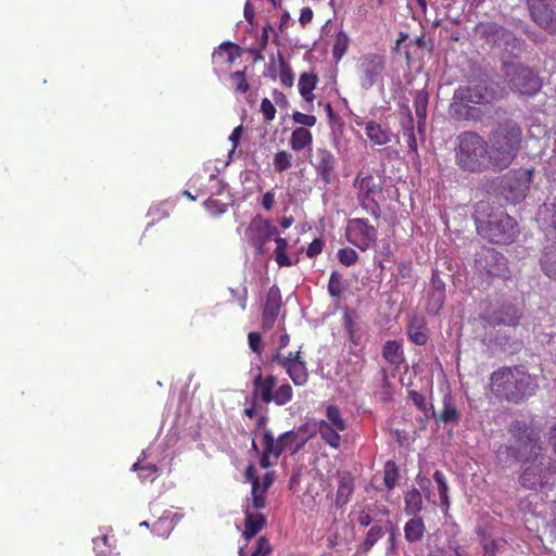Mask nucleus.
I'll list each match as a JSON object with an SVG mask.
<instances>
[{
    "label": "nucleus",
    "mask_w": 556,
    "mask_h": 556,
    "mask_svg": "<svg viewBox=\"0 0 556 556\" xmlns=\"http://www.w3.org/2000/svg\"><path fill=\"white\" fill-rule=\"evenodd\" d=\"M509 433L514 439L510 445L514 457L525 464L534 462L525 468L521 476L522 486H548L554 484V471L551 470V459L542 455V442L540 429L532 422L516 420L509 427Z\"/></svg>",
    "instance_id": "f257e3e1"
},
{
    "label": "nucleus",
    "mask_w": 556,
    "mask_h": 556,
    "mask_svg": "<svg viewBox=\"0 0 556 556\" xmlns=\"http://www.w3.org/2000/svg\"><path fill=\"white\" fill-rule=\"evenodd\" d=\"M539 384L523 365L502 366L490 376V391L501 401L519 404L535 394Z\"/></svg>",
    "instance_id": "f03ea898"
},
{
    "label": "nucleus",
    "mask_w": 556,
    "mask_h": 556,
    "mask_svg": "<svg viewBox=\"0 0 556 556\" xmlns=\"http://www.w3.org/2000/svg\"><path fill=\"white\" fill-rule=\"evenodd\" d=\"M523 131L521 126L511 118L500 122L489 134V151L493 170L508 168L522 148Z\"/></svg>",
    "instance_id": "7ed1b4c3"
},
{
    "label": "nucleus",
    "mask_w": 556,
    "mask_h": 556,
    "mask_svg": "<svg viewBox=\"0 0 556 556\" xmlns=\"http://www.w3.org/2000/svg\"><path fill=\"white\" fill-rule=\"evenodd\" d=\"M455 147L456 165L464 172L483 173L492 169L489 143L476 131H463L457 136Z\"/></svg>",
    "instance_id": "20e7f679"
},
{
    "label": "nucleus",
    "mask_w": 556,
    "mask_h": 556,
    "mask_svg": "<svg viewBox=\"0 0 556 556\" xmlns=\"http://www.w3.org/2000/svg\"><path fill=\"white\" fill-rule=\"evenodd\" d=\"M307 440L305 426L286 431L277 439L274 438L270 429H266L262 438L263 453L260 459L261 468L267 469L277 464L280 455L286 451L292 450V453L299 452L304 447Z\"/></svg>",
    "instance_id": "39448f33"
},
{
    "label": "nucleus",
    "mask_w": 556,
    "mask_h": 556,
    "mask_svg": "<svg viewBox=\"0 0 556 556\" xmlns=\"http://www.w3.org/2000/svg\"><path fill=\"white\" fill-rule=\"evenodd\" d=\"M477 230L481 237L498 245L514 243L520 232L516 219L504 212L490 214L488 220L477 225Z\"/></svg>",
    "instance_id": "423d86ee"
},
{
    "label": "nucleus",
    "mask_w": 556,
    "mask_h": 556,
    "mask_svg": "<svg viewBox=\"0 0 556 556\" xmlns=\"http://www.w3.org/2000/svg\"><path fill=\"white\" fill-rule=\"evenodd\" d=\"M451 103V112L457 118L469 119L472 117V105L489 102L488 89L482 83L459 86L455 89Z\"/></svg>",
    "instance_id": "0eeeda50"
},
{
    "label": "nucleus",
    "mask_w": 556,
    "mask_h": 556,
    "mask_svg": "<svg viewBox=\"0 0 556 556\" xmlns=\"http://www.w3.org/2000/svg\"><path fill=\"white\" fill-rule=\"evenodd\" d=\"M353 187L357 190L358 205L375 219H379L381 206L378 198H383L381 185L375 181L370 173L359 172L353 180Z\"/></svg>",
    "instance_id": "6e6552de"
},
{
    "label": "nucleus",
    "mask_w": 556,
    "mask_h": 556,
    "mask_svg": "<svg viewBox=\"0 0 556 556\" xmlns=\"http://www.w3.org/2000/svg\"><path fill=\"white\" fill-rule=\"evenodd\" d=\"M276 378L271 375L263 376L261 372L253 379V402L261 401L264 404L275 403L278 406L288 404L293 397V390L289 383L279 386L275 391Z\"/></svg>",
    "instance_id": "1a4fd4ad"
},
{
    "label": "nucleus",
    "mask_w": 556,
    "mask_h": 556,
    "mask_svg": "<svg viewBox=\"0 0 556 556\" xmlns=\"http://www.w3.org/2000/svg\"><path fill=\"white\" fill-rule=\"evenodd\" d=\"M508 87L522 96H534L542 88V80L529 67L522 65H513L507 70Z\"/></svg>",
    "instance_id": "9d476101"
},
{
    "label": "nucleus",
    "mask_w": 556,
    "mask_h": 556,
    "mask_svg": "<svg viewBox=\"0 0 556 556\" xmlns=\"http://www.w3.org/2000/svg\"><path fill=\"white\" fill-rule=\"evenodd\" d=\"M345 238L349 243L365 252L376 245L378 229L366 218H350L345 227Z\"/></svg>",
    "instance_id": "9b49d317"
},
{
    "label": "nucleus",
    "mask_w": 556,
    "mask_h": 556,
    "mask_svg": "<svg viewBox=\"0 0 556 556\" xmlns=\"http://www.w3.org/2000/svg\"><path fill=\"white\" fill-rule=\"evenodd\" d=\"M386 67V58L379 53H367L359 58L357 76L364 89H370L381 77Z\"/></svg>",
    "instance_id": "f8f14e48"
},
{
    "label": "nucleus",
    "mask_w": 556,
    "mask_h": 556,
    "mask_svg": "<svg viewBox=\"0 0 556 556\" xmlns=\"http://www.w3.org/2000/svg\"><path fill=\"white\" fill-rule=\"evenodd\" d=\"M273 362L282 367L292 382L302 387L308 381V370L306 363L301 355V351L290 352L288 355H283L277 351L273 355Z\"/></svg>",
    "instance_id": "ddd939ff"
},
{
    "label": "nucleus",
    "mask_w": 556,
    "mask_h": 556,
    "mask_svg": "<svg viewBox=\"0 0 556 556\" xmlns=\"http://www.w3.org/2000/svg\"><path fill=\"white\" fill-rule=\"evenodd\" d=\"M277 235V228L260 216L254 217L245 229V238L256 254L264 253L265 244Z\"/></svg>",
    "instance_id": "4468645a"
},
{
    "label": "nucleus",
    "mask_w": 556,
    "mask_h": 556,
    "mask_svg": "<svg viewBox=\"0 0 556 556\" xmlns=\"http://www.w3.org/2000/svg\"><path fill=\"white\" fill-rule=\"evenodd\" d=\"M476 262L490 276H504L507 270L505 256L493 248H482Z\"/></svg>",
    "instance_id": "2eb2a0df"
},
{
    "label": "nucleus",
    "mask_w": 556,
    "mask_h": 556,
    "mask_svg": "<svg viewBox=\"0 0 556 556\" xmlns=\"http://www.w3.org/2000/svg\"><path fill=\"white\" fill-rule=\"evenodd\" d=\"M529 10L532 20L542 28L556 35V17L546 0H531Z\"/></svg>",
    "instance_id": "dca6fc26"
},
{
    "label": "nucleus",
    "mask_w": 556,
    "mask_h": 556,
    "mask_svg": "<svg viewBox=\"0 0 556 556\" xmlns=\"http://www.w3.org/2000/svg\"><path fill=\"white\" fill-rule=\"evenodd\" d=\"M281 303L282 301L280 289L274 285L267 292L264 309L262 313V328L264 331H268L274 327L280 312Z\"/></svg>",
    "instance_id": "f3484780"
},
{
    "label": "nucleus",
    "mask_w": 556,
    "mask_h": 556,
    "mask_svg": "<svg viewBox=\"0 0 556 556\" xmlns=\"http://www.w3.org/2000/svg\"><path fill=\"white\" fill-rule=\"evenodd\" d=\"M312 165L323 182L326 185L331 182L337 166V159L330 150L327 148H317Z\"/></svg>",
    "instance_id": "a211bd4d"
},
{
    "label": "nucleus",
    "mask_w": 556,
    "mask_h": 556,
    "mask_svg": "<svg viewBox=\"0 0 556 556\" xmlns=\"http://www.w3.org/2000/svg\"><path fill=\"white\" fill-rule=\"evenodd\" d=\"M388 515L386 508H379L376 504H366L358 511L356 521L362 527L374 526L388 519Z\"/></svg>",
    "instance_id": "6ab92c4d"
},
{
    "label": "nucleus",
    "mask_w": 556,
    "mask_h": 556,
    "mask_svg": "<svg viewBox=\"0 0 556 556\" xmlns=\"http://www.w3.org/2000/svg\"><path fill=\"white\" fill-rule=\"evenodd\" d=\"M521 318V313L519 312L518 307L515 305H502L500 309L494 312L492 317V324L500 326H509L515 327L519 324Z\"/></svg>",
    "instance_id": "aec40b11"
},
{
    "label": "nucleus",
    "mask_w": 556,
    "mask_h": 556,
    "mask_svg": "<svg viewBox=\"0 0 556 556\" xmlns=\"http://www.w3.org/2000/svg\"><path fill=\"white\" fill-rule=\"evenodd\" d=\"M365 132L369 140L377 146H384L392 141L393 134L387 127H382L375 121H369L365 125Z\"/></svg>",
    "instance_id": "412c9836"
},
{
    "label": "nucleus",
    "mask_w": 556,
    "mask_h": 556,
    "mask_svg": "<svg viewBox=\"0 0 556 556\" xmlns=\"http://www.w3.org/2000/svg\"><path fill=\"white\" fill-rule=\"evenodd\" d=\"M244 513L243 536L249 540L255 536L265 527L266 518L263 514L251 511V506H247Z\"/></svg>",
    "instance_id": "4be33fe9"
},
{
    "label": "nucleus",
    "mask_w": 556,
    "mask_h": 556,
    "mask_svg": "<svg viewBox=\"0 0 556 556\" xmlns=\"http://www.w3.org/2000/svg\"><path fill=\"white\" fill-rule=\"evenodd\" d=\"M390 527L391 523L388 519L381 521V523L379 522L371 526L366 534L364 542L359 546L358 552L362 554H367L374 547V545L386 534Z\"/></svg>",
    "instance_id": "5701e85b"
},
{
    "label": "nucleus",
    "mask_w": 556,
    "mask_h": 556,
    "mask_svg": "<svg viewBox=\"0 0 556 556\" xmlns=\"http://www.w3.org/2000/svg\"><path fill=\"white\" fill-rule=\"evenodd\" d=\"M479 29L485 40L493 43H496L498 40H505L508 42L509 39L514 37L513 33L495 23H481L479 25Z\"/></svg>",
    "instance_id": "b1692460"
},
{
    "label": "nucleus",
    "mask_w": 556,
    "mask_h": 556,
    "mask_svg": "<svg viewBox=\"0 0 556 556\" xmlns=\"http://www.w3.org/2000/svg\"><path fill=\"white\" fill-rule=\"evenodd\" d=\"M213 61L231 65L240 56V47L230 41L223 42L214 52Z\"/></svg>",
    "instance_id": "393cba45"
},
{
    "label": "nucleus",
    "mask_w": 556,
    "mask_h": 556,
    "mask_svg": "<svg viewBox=\"0 0 556 556\" xmlns=\"http://www.w3.org/2000/svg\"><path fill=\"white\" fill-rule=\"evenodd\" d=\"M382 357L390 365L399 367L405 361L402 343L397 340L387 341L382 348Z\"/></svg>",
    "instance_id": "a878e982"
},
{
    "label": "nucleus",
    "mask_w": 556,
    "mask_h": 556,
    "mask_svg": "<svg viewBox=\"0 0 556 556\" xmlns=\"http://www.w3.org/2000/svg\"><path fill=\"white\" fill-rule=\"evenodd\" d=\"M313 143V134L305 127H298L292 130L289 140L290 148L300 152L306 148H311Z\"/></svg>",
    "instance_id": "bb28decb"
},
{
    "label": "nucleus",
    "mask_w": 556,
    "mask_h": 556,
    "mask_svg": "<svg viewBox=\"0 0 556 556\" xmlns=\"http://www.w3.org/2000/svg\"><path fill=\"white\" fill-rule=\"evenodd\" d=\"M409 340L417 345H425L428 342L426 323L421 318L414 317L407 326Z\"/></svg>",
    "instance_id": "cd10ccee"
},
{
    "label": "nucleus",
    "mask_w": 556,
    "mask_h": 556,
    "mask_svg": "<svg viewBox=\"0 0 556 556\" xmlns=\"http://www.w3.org/2000/svg\"><path fill=\"white\" fill-rule=\"evenodd\" d=\"M265 470V473L261 478L256 467L250 465L245 470V482L251 483L252 486H271L275 482V472L269 470V467Z\"/></svg>",
    "instance_id": "c85d7f7f"
},
{
    "label": "nucleus",
    "mask_w": 556,
    "mask_h": 556,
    "mask_svg": "<svg viewBox=\"0 0 556 556\" xmlns=\"http://www.w3.org/2000/svg\"><path fill=\"white\" fill-rule=\"evenodd\" d=\"M401 126L403 130V136L406 139L408 146L409 153L418 155L417 139L414 131V118L408 108H406V116L401 122Z\"/></svg>",
    "instance_id": "c756f323"
},
{
    "label": "nucleus",
    "mask_w": 556,
    "mask_h": 556,
    "mask_svg": "<svg viewBox=\"0 0 556 556\" xmlns=\"http://www.w3.org/2000/svg\"><path fill=\"white\" fill-rule=\"evenodd\" d=\"M318 83V76L313 73H302L299 78V92L302 98L312 103L315 99L313 93Z\"/></svg>",
    "instance_id": "7c9ffc66"
},
{
    "label": "nucleus",
    "mask_w": 556,
    "mask_h": 556,
    "mask_svg": "<svg viewBox=\"0 0 556 556\" xmlns=\"http://www.w3.org/2000/svg\"><path fill=\"white\" fill-rule=\"evenodd\" d=\"M459 412L454 403V400L450 393L443 396V408L439 414L438 420L443 424H458Z\"/></svg>",
    "instance_id": "2f4dec72"
},
{
    "label": "nucleus",
    "mask_w": 556,
    "mask_h": 556,
    "mask_svg": "<svg viewBox=\"0 0 556 556\" xmlns=\"http://www.w3.org/2000/svg\"><path fill=\"white\" fill-rule=\"evenodd\" d=\"M426 531L425 523L421 518H412L404 526V536L409 543L421 541Z\"/></svg>",
    "instance_id": "473e14b6"
},
{
    "label": "nucleus",
    "mask_w": 556,
    "mask_h": 556,
    "mask_svg": "<svg viewBox=\"0 0 556 556\" xmlns=\"http://www.w3.org/2000/svg\"><path fill=\"white\" fill-rule=\"evenodd\" d=\"M319 434L321 439L331 447L338 448L340 446V430L337 428H333L330 424H328L326 420H321L318 426Z\"/></svg>",
    "instance_id": "72a5a7b5"
},
{
    "label": "nucleus",
    "mask_w": 556,
    "mask_h": 556,
    "mask_svg": "<svg viewBox=\"0 0 556 556\" xmlns=\"http://www.w3.org/2000/svg\"><path fill=\"white\" fill-rule=\"evenodd\" d=\"M344 328L349 334V340L356 346L363 342V333L357 327L353 315L350 312H345L343 315Z\"/></svg>",
    "instance_id": "f704fd0d"
},
{
    "label": "nucleus",
    "mask_w": 556,
    "mask_h": 556,
    "mask_svg": "<svg viewBox=\"0 0 556 556\" xmlns=\"http://www.w3.org/2000/svg\"><path fill=\"white\" fill-rule=\"evenodd\" d=\"M275 261L279 267H289L293 265L291 258L287 255L288 241L281 237H275Z\"/></svg>",
    "instance_id": "c9c22d12"
},
{
    "label": "nucleus",
    "mask_w": 556,
    "mask_h": 556,
    "mask_svg": "<svg viewBox=\"0 0 556 556\" xmlns=\"http://www.w3.org/2000/svg\"><path fill=\"white\" fill-rule=\"evenodd\" d=\"M279 62V79L282 86L290 88L294 83V74L290 64L286 61L281 53H278Z\"/></svg>",
    "instance_id": "e433bc0d"
},
{
    "label": "nucleus",
    "mask_w": 556,
    "mask_h": 556,
    "mask_svg": "<svg viewBox=\"0 0 556 556\" xmlns=\"http://www.w3.org/2000/svg\"><path fill=\"white\" fill-rule=\"evenodd\" d=\"M540 263L545 275L556 280V251L546 250Z\"/></svg>",
    "instance_id": "4c0bfd02"
},
{
    "label": "nucleus",
    "mask_w": 556,
    "mask_h": 556,
    "mask_svg": "<svg viewBox=\"0 0 556 556\" xmlns=\"http://www.w3.org/2000/svg\"><path fill=\"white\" fill-rule=\"evenodd\" d=\"M327 422L337 428L340 431H344L346 429V421L342 417L341 410L339 407L334 405H329L326 409Z\"/></svg>",
    "instance_id": "58836bf2"
},
{
    "label": "nucleus",
    "mask_w": 556,
    "mask_h": 556,
    "mask_svg": "<svg viewBox=\"0 0 556 556\" xmlns=\"http://www.w3.org/2000/svg\"><path fill=\"white\" fill-rule=\"evenodd\" d=\"M405 505L407 514H416L421 509V494L417 489H412L405 495Z\"/></svg>",
    "instance_id": "ea45409f"
},
{
    "label": "nucleus",
    "mask_w": 556,
    "mask_h": 556,
    "mask_svg": "<svg viewBox=\"0 0 556 556\" xmlns=\"http://www.w3.org/2000/svg\"><path fill=\"white\" fill-rule=\"evenodd\" d=\"M429 96L426 91L419 90L416 91L414 97V108L417 119H426L427 117V106H428Z\"/></svg>",
    "instance_id": "a19ab883"
},
{
    "label": "nucleus",
    "mask_w": 556,
    "mask_h": 556,
    "mask_svg": "<svg viewBox=\"0 0 556 556\" xmlns=\"http://www.w3.org/2000/svg\"><path fill=\"white\" fill-rule=\"evenodd\" d=\"M350 39L346 34L340 31L334 40V45L332 47V56L338 62L343 55L346 53L349 49Z\"/></svg>",
    "instance_id": "79ce46f5"
},
{
    "label": "nucleus",
    "mask_w": 556,
    "mask_h": 556,
    "mask_svg": "<svg viewBox=\"0 0 556 556\" xmlns=\"http://www.w3.org/2000/svg\"><path fill=\"white\" fill-rule=\"evenodd\" d=\"M132 469L139 472L142 483L152 482L157 475V466L154 464L141 465L140 462H137L132 465Z\"/></svg>",
    "instance_id": "37998d69"
},
{
    "label": "nucleus",
    "mask_w": 556,
    "mask_h": 556,
    "mask_svg": "<svg viewBox=\"0 0 556 556\" xmlns=\"http://www.w3.org/2000/svg\"><path fill=\"white\" fill-rule=\"evenodd\" d=\"M293 156L289 151H278L274 156V168L277 173L288 170L292 166Z\"/></svg>",
    "instance_id": "c03bdc74"
},
{
    "label": "nucleus",
    "mask_w": 556,
    "mask_h": 556,
    "mask_svg": "<svg viewBox=\"0 0 556 556\" xmlns=\"http://www.w3.org/2000/svg\"><path fill=\"white\" fill-rule=\"evenodd\" d=\"M245 70L247 68L230 74V80L235 87V91L240 94H245L250 90V84L245 76Z\"/></svg>",
    "instance_id": "a18cd8bd"
},
{
    "label": "nucleus",
    "mask_w": 556,
    "mask_h": 556,
    "mask_svg": "<svg viewBox=\"0 0 556 556\" xmlns=\"http://www.w3.org/2000/svg\"><path fill=\"white\" fill-rule=\"evenodd\" d=\"M251 497L247 498V506H251L252 510H258L266 505V491L267 489H251Z\"/></svg>",
    "instance_id": "49530a36"
},
{
    "label": "nucleus",
    "mask_w": 556,
    "mask_h": 556,
    "mask_svg": "<svg viewBox=\"0 0 556 556\" xmlns=\"http://www.w3.org/2000/svg\"><path fill=\"white\" fill-rule=\"evenodd\" d=\"M328 293L331 298L340 299L343 292L342 276L340 273L333 270L328 281Z\"/></svg>",
    "instance_id": "de8ad7c7"
},
{
    "label": "nucleus",
    "mask_w": 556,
    "mask_h": 556,
    "mask_svg": "<svg viewBox=\"0 0 556 556\" xmlns=\"http://www.w3.org/2000/svg\"><path fill=\"white\" fill-rule=\"evenodd\" d=\"M445 302V292L439 291H429L428 295V311L432 314H438L440 309L443 307Z\"/></svg>",
    "instance_id": "09e8293b"
},
{
    "label": "nucleus",
    "mask_w": 556,
    "mask_h": 556,
    "mask_svg": "<svg viewBox=\"0 0 556 556\" xmlns=\"http://www.w3.org/2000/svg\"><path fill=\"white\" fill-rule=\"evenodd\" d=\"M399 479V469L393 460L387 462L384 466V484L386 486H395Z\"/></svg>",
    "instance_id": "8fccbe9b"
},
{
    "label": "nucleus",
    "mask_w": 556,
    "mask_h": 556,
    "mask_svg": "<svg viewBox=\"0 0 556 556\" xmlns=\"http://www.w3.org/2000/svg\"><path fill=\"white\" fill-rule=\"evenodd\" d=\"M338 260L344 266H352L357 263L359 256L352 248H342L338 251Z\"/></svg>",
    "instance_id": "3c124183"
},
{
    "label": "nucleus",
    "mask_w": 556,
    "mask_h": 556,
    "mask_svg": "<svg viewBox=\"0 0 556 556\" xmlns=\"http://www.w3.org/2000/svg\"><path fill=\"white\" fill-rule=\"evenodd\" d=\"M204 206L213 216H219L227 211V204L214 198H208L205 200Z\"/></svg>",
    "instance_id": "603ef678"
},
{
    "label": "nucleus",
    "mask_w": 556,
    "mask_h": 556,
    "mask_svg": "<svg viewBox=\"0 0 556 556\" xmlns=\"http://www.w3.org/2000/svg\"><path fill=\"white\" fill-rule=\"evenodd\" d=\"M261 112L265 122H271L276 116V108L268 98H264L261 102Z\"/></svg>",
    "instance_id": "864d4df0"
},
{
    "label": "nucleus",
    "mask_w": 556,
    "mask_h": 556,
    "mask_svg": "<svg viewBox=\"0 0 556 556\" xmlns=\"http://www.w3.org/2000/svg\"><path fill=\"white\" fill-rule=\"evenodd\" d=\"M292 119L294 123L306 127H313L315 126L317 119L314 115L304 114L301 112H294L292 114Z\"/></svg>",
    "instance_id": "5fc2aeb1"
},
{
    "label": "nucleus",
    "mask_w": 556,
    "mask_h": 556,
    "mask_svg": "<svg viewBox=\"0 0 556 556\" xmlns=\"http://www.w3.org/2000/svg\"><path fill=\"white\" fill-rule=\"evenodd\" d=\"M273 551L269 541L265 536L257 540L256 547L251 556H268Z\"/></svg>",
    "instance_id": "6e6d98bb"
},
{
    "label": "nucleus",
    "mask_w": 556,
    "mask_h": 556,
    "mask_svg": "<svg viewBox=\"0 0 556 556\" xmlns=\"http://www.w3.org/2000/svg\"><path fill=\"white\" fill-rule=\"evenodd\" d=\"M408 399L416 405V407L420 412H422L427 416V413H428L427 402H426V397L421 393L412 390L408 392Z\"/></svg>",
    "instance_id": "4d7b16f0"
},
{
    "label": "nucleus",
    "mask_w": 556,
    "mask_h": 556,
    "mask_svg": "<svg viewBox=\"0 0 556 556\" xmlns=\"http://www.w3.org/2000/svg\"><path fill=\"white\" fill-rule=\"evenodd\" d=\"M325 247V242L320 238L314 239L306 249V255L312 258L319 255Z\"/></svg>",
    "instance_id": "13d9d810"
},
{
    "label": "nucleus",
    "mask_w": 556,
    "mask_h": 556,
    "mask_svg": "<svg viewBox=\"0 0 556 556\" xmlns=\"http://www.w3.org/2000/svg\"><path fill=\"white\" fill-rule=\"evenodd\" d=\"M248 342L249 348L252 350V352L256 353L257 355L261 354V343H262V336L260 332L252 331L248 334Z\"/></svg>",
    "instance_id": "bf43d9fd"
},
{
    "label": "nucleus",
    "mask_w": 556,
    "mask_h": 556,
    "mask_svg": "<svg viewBox=\"0 0 556 556\" xmlns=\"http://www.w3.org/2000/svg\"><path fill=\"white\" fill-rule=\"evenodd\" d=\"M271 97H273V101L278 105L280 106L281 109H286L289 104V101L286 97V94L278 90V89H275L273 90L271 92Z\"/></svg>",
    "instance_id": "052dcab7"
},
{
    "label": "nucleus",
    "mask_w": 556,
    "mask_h": 556,
    "mask_svg": "<svg viewBox=\"0 0 556 556\" xmlns=\"http://www.w3.org/2000/svg\"><path fill=\"white\" fill-rule=\"evenodd\" d=\"M313 16V10L309 7H304L301 9L299 22L303 27H305L307 24L312 22Z\"/></svg>",
    "instance_id": "680f3d73"
},
{
    "label": "nucleus",
    "mask_w": 556,
    "mask_h": 556,
    "mask_svg": "<svg viewBox=\"0 0 556 556\" xmlns=\"http://www.w3.org/2000/svg\"><path fill=\"white\" fill-rule=\"evenodd\" d=\"M351 491L352 489H338L336 496L337 507H341L348 502Z\"/></svg>",
    "instance_id": "e2e57ef3"
},
{
    "label": "nucleus",
    "mask_w": 556,
    "mask_h": 556,
    "mask_svg": "<svg viewBox=\"0 0 556 556\" xmlns=\"http://www.w3.org/2000/svg\"><path fill=\"white\" fill-rule=\"evenodd\" d=\"M242 134L243 127L242 125H239L232 130L231 135L229 136V140L232 142V152L237 149L239 141L242 137Z\"/></svg>",
    "instance_id": "0e129e2a"
},
{
    "label": "nucleus",
    "mask_w": 556,
    "mask_h": 556,
    "mask_svg": "<svg viewBox=\"0 0 556 556\" xmlns=\"http://www.w3.org/2000/svg\"><path fill=\"white\" fill-rule=\"evenodd\" d=\"M274 203H275V194L273 191H267L264 193L263 198H262V206L266 210V211H270L274 206Z\"/></svg>",
    "instance_id": "69168bd1"
},
{
    "label": "nucleus",
    "mask_w": 556,
    "mask_h": 556,
    "mask_svg": "<svg viewBox=\"0 0 556 556\" xmlns=\"http://www.w3.org/2000/svg\"><path fill=\"white\" fill-rule=\"evenodd\" d=\"M273 27L269 23H267L263 29H262V36H261V40H260V46L262 47V49H265L267 47V43H268V39H269V31H273Z\"/></svg>",
    "instance_id": "338daca9"
},
{
    "label": "nucleus",
    "mask_w": 556,
    "mask_h": 556,
    "mask_svg": "<svg viewBox=\"0 0 556 556\" xmlns=\"http://www.w3.org/2000/svg\"><path fill=\"white\" fill-rule=\"evenodd\" d=\"M439 290H441L442 292H445V285L437 276H433L432 280H431L430 291H439Z\"/></svg>",
    "instance_id": "774afa93"
}]
</instances>
